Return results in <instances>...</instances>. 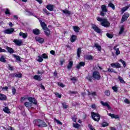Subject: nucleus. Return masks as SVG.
Listing matches in <instances>:
<instances>
[{"label":"nucleus","mask_w":130,"mask_h":130,"mask_svg":"<svg viewBox=\"0 0 130 130\" xmlns=\"http://www.w3.org/2000/svg\"><path fill=\"white\" fill-rule=\"evenodd\" d=\"M102 77L100 75V72L98 71H94L92 72V75H90V74H88L87 76L85 77L86 80H87L88 82H92L93 80H95L96 81H99V80H101Z\"/></svg>","instance_id":"1"},{"label":"nucleus","mask_w":130,"mask_h":130,"mask_svg":"<svg viewBox=\"0 0 130 130\" xmlns=\"http://www.w3.org/2000/svg\"><path fill=\"white\" fill-rule=\"evenodd\" d=\"M28 101H29V102H25L24 103V106L27 108H30V107H32V103H33V104H35V105H37V100H36L35 98L29 97L28 98Z\"/></svg>","instance_id":"2"},{"label":"nucleus","mask_w":130,"mask_h":130,"mask_svg":"<svg viewBox=\"0 0 130 130\" xmlns=\"http://www.w3.org/2000/svg\"><path fill=\"white\" fill-rule=\"evenodd\" d=\"M35 125L38 127H47V124L43 120L36 119L34 120Z\"/></svg>","instance_id":"3"},{"label":"nucleus","mask_w":130,"mask_h":130,"mask_svg":"<svg viewBox=\"0 0 130 130\" xmlns=\"http://www.w3.org/2000/svg\"><path fill=\"white\" fill-rule=\"evenodd\" d=\"M91 117L94 121L98 122L100 120V114L98 113L91 112Z\"/></svg>","instance_id":"4"},{"label":"nucleus","mask_w":130,"mask_h":130,"mask_svg":"<svg viewBox=\"0 0 130 130\" xmlns=\"http://www.w3.org/2000/svg\"><path fill=\"white\" fill-rule=\"evenodd\" d=\"M101 25H102L103 27L105 28H108L110 27V22L108 21V20L106 18H104V20L101 22Z\"/></svg>","instance_id":"5"},{"label":"nucleus","mask_w":130,"mask_h":130,"mask_svg":"<svg viewBox=\"0 0 130 130\" xmlns=\"http://www.w3.org/2000/svg\"><path fill=\"white\" fill-rule=\"evenodd\" d=\"M101 9L102 11L100 12V15L102 17H104L105 16V13H107L108 10H107V7H106V5H103L101 6Z\"/></svg>","instance_id":"6"},{"label":"nucleus","mask_w":130,"mask_h":130,"mask_svg":"<svg viewBox=\"0 0 130 130\" xmlns=\"http://www.w3.org/2000/svg\"><path fill=\"white\" fill-rule=\"evenodd\" d=\"M129 17V13L128 12H126L124 13V14L122 16V18L121 19V23H122L124 22H125V21H127V19H128V17Z\"/></svg>","instance_id":"7"},{"label":"nucleus","mask_w":130,"mask_h":130,"mask_svg":"<svg viewBox=\"0 0 130 130\" xmlns=\"http://www.w3.org/2000/svg\"><path fill=\"white\" fill-rule=\"evenodd\" d=\"M91 28H92L96 33H99V34L101 33V29L95 24H91Z\"/></svg>","instance_id":"8"},{"label":"nucleus","mask_w":130,"mask_h":130,"mask_svg":"<svg viewBox=\"0 0 130 130\" xmlns=\"http://www.w3.org/2000/svg\"><path fill=\"white\" fill-rule=\"evenodd\" d=\"M40 24L43 30L45 31H49V28L47 27V26L46 25V23L44 22H42V21H40Z\"/></svg>","instance_id":"9"},{"label":"nucleus","mask_w":130,"mask_h":130,"mask_svg":"<svg viewBox=\"0 0 130 130\" xmlns=\"http://www.w3.org/2000/svg\"><path fill=\"white\" fill-rule=\"evenodd\" d=\"M85 64L86 63H85V62L81 61L78 64H77L76 69H77V70H80V69H81L82 67H85Z\"/></svg>","instance_id":"10"},{"label":"nucleus","mask_w":130,"mask_h":130,"mask_svg":"<svg viewBox=\"0 0 130 130\" xmlns=\"http://www.w3.org/2000/svg\"><path fill=\"white\" fill-rule=\"evenodd\" d=\"M111 67H112V68H116L117 69H120L121 67L120 66V64H119L118 62L111 63Z\"/></svg>","instance_id":"11"},{"label":"nucleus","mask_w":130,"mask_h":130,"mask_svg":"<svg viewBox=\"0 0 130 130\" xmlns=\"http://www.w3.org/2000/svg\"><path fill=\"white\" fill-rule=\"evenodd\" d=\"M14 31H15V29H14V28H11L6 29L4 32L5 34H12Z\"/></svg>","instance_id":"12"},{"label":"nucleus","mask_w":130,"mask_h":130,"mask_svg":"<svg viewBox=\"0 0 130 130\" xmlns=\"http://www.w3.org/2000/svg\"><path fill=\"white\" fill-rule=\"evenodd\" d=\"M13 42L16 44V45H17V46H21V45H22V43H23L22 41L17 39L14 40Z\"/></svg>","instance_id":"13"},{"label":"nucleus","mask_w":130,"mask_h":130,"mask_svg":"<svg viewBox=\"0 0 130 130\" xmlns=\"http://www.w3.org/2000/svg\"><path fill=\"white\" fill-rule=\"evenodd\" d=\"M6 50H7L8 52H9V53H10V54H13V53L15 52L14 49L9 46H6Z\"/></svg>","instance_id":"14"},{"label":"nucleus","mask_w":130,"mask_h":130,"mask_svg":"<svg viewBox=\"0 0 130 130\" xmlns=\"http://www.w3.org/2000/svg\"><path fill=\"white\" fill-rule=\"evenodd\" d=\"M46 8L49 11H52L54 9V6L51 4H48V5L46 6Z\"/></svg>","instance_id":"15"},{"label":"nucleus","mask_w":130,"mask_h":130,"mask_svg":"<svg viewBox=\"0 0 130 130\" xmlns=\"http://www.w3.org/2000/svg\"><path fill=\"white\" fill-rule=\"evenodd\" d=\"M35 40L36 41H38L39 43H41V44L44 42V39L42 38H40L39 37H36L35 38Z\"/></svg>","instance_id":"16"},{"label":"nucleus","mask_w":130,"mask_h":130,"mask_svg":"<svg viewBox=\"0 0 130 130\" xmlns=\"http://www.w3.org/2000/svg\"><path fill=\"white\" fill-rule=\"evenodd\" d=\"M32 33L34 35H40V30L38 28L34 29L32 30Z\"/></svg>","instance_id":"17"},{"label":"nucleus","mask_w":130,"mask_h":130,"mask_svg":"<svg viewBox=\"0 0 130 130\" xmlns=\"http://www.w3.org/2000/svg\"><path fill=\"white\" fill-rule=\"evenodd\" d=\"M109 116H110L111 118H115V119H118L119 118V116L117 115H115L112 113L108 114Z\"/></svg>","instance_id":"18"},{"label":"nucleus","mask_w":130,"mask_h":130,"mask_svg":"<svg viewBox=\"0 0 130 130\" xmlns=\"http://www.w3.org/2000/svg\"><path fill=\"white\" fill-rule=\"evenodd\" d=\"M73 66H74V62L73 61H69L67 66L68 70H71L73 68Z\"/></svg>","instance_id":"19"},{"label":"nucleus","mask_w":130,"mask_h":130,"mask_svg":"<svg viewBox=\"0 0 130 130\" xmlns=\"http://www.w3.org/2000/svg\"><path fill=\"white\" fill-rule=\"evenodd\" d=\"M0 100L1 101H6L7 100V96L4 94H0Z\"/></svg>","instance_id":"20"},{"label":"nucleus","mask_w":130,"mask_h":130,"mask_svg":"<svg viewBox=\"0 0 130 130\" xmlns=\"http://www.w3.org/2000/svg\"><path fill=\"white\" fill-rule=\"evenodd\" d=\"M82 53V49L78 48L77 51V54L78 58L81 57V54Z\"/></svg>","instance_id":"21"},{"label":"nucleus","mask_w":130,"mask_h":130,"mask_svg":"<svg viewBox=\"0 0 130 130\" xmlns=\"http://www.w3.org/2000/svg\"><path fill=\"white\" fill-rule=\"evenodd\" d=\"M129 7H130L129 6H125V7H123L121 9V14H123L124 12H126V11H127V10L129 9Z\"/></svg>","instance_id":"22"},{"label":"nucleus","mask_w":130,"mask_h":130,"mask_svg":"<svg viewBox=\"0 0 130 130\" xmlns=\"http://www.w3.org/2000/svg\"><path fill=\"white\" fill-rule=\"evenodd\" d=\"M76 40H77V36L75 35H73L70 38L71 42H75V41H76Z\"/></svg>","instance_id":"23"},{"label":"nucleus","mask_w":130,"mask_h":130,"mask_svg":"<svg viewBox=\"0 0 130 130\" xmlns=\"http://www.w3.org/2000/svg\"><path fill=\"white\" fill-rule=\"evenodd\" d=\"M3 111L5 112V113H7L8 114L11 113V111L10 110V109H9V107H5V108L3 109Z\"/></svg>","instance_id":"24"},{"label":"nucleus","mask_w":130,"mask_h":130,"mask_svg":"<svg viewBox=\"0 0 130 130\" xmlns=\"http://www.w3.org/2000/svg\"><path fill=\"white\" fill-rule=\"evenodd\" d=\"M34 79L36 81H42V79H41V77L38 75H35L34 76Z\"/></svg>","instance_id":"25"},{"label":"nucleus","mask_w":130,"mask_h":130,"mask_svg":"<svg viewBox=\"0 0 130 130\" xmlns=\"http://www.w3.org/2000/svg\"><path fill=\"white\" fill-rule=\"evenodd\" d=\"M62 12L66 15H72V12L67 9L62 10Z\"/></svg>","instance_id":"26"},{"label":"nucleus","mask_w":130,"mask_h":130,"mask_svg":"<svg viewBox=\"0 0 130 130\" xmlns=\"http://www.w3.org/2000/svg\"><path fill=\"white\" fill-rule=\"evenodd\" d=\"M73 30L75 32H76V33H78V32H80V27H78L77 26H74Z\"/></svg>","instance_id":"27"},{"label":"nucleus","mask_w":130,"mask_h":130,"mask_svg":"<svg viewBox=\"0 0 130 130\" xmlns=\"http://www.w3.org/2000/svg\"><path fill=\"white\" fill-rule=\"evenodd\" d=\"M19 35L20 36H22L24 39L27 38V36H28V34L23 33V32H20Z\"/></svg>","instance_id":"28"},{"label":"nucleus","mask_w":130,"mask_h":130,"mask_svg":"<svg viewBox=\"0 0 130 130\" xmlns=\"http://www.w3.org/2000/svg\"><path fill=\"white\" fill-rule=\"evenodd\" d=\"M94 47H96L99 51H101V49H102L101 46L99 45V44L97 43L94 44Z\"/></svg>","instance_id":"29"},{"label":"nucleus","mask_w":130,"mask_h":130,"mask_svg":"<svg viewBox=\"0 0 130 130\" xmlns=\"http://www.w3.org/2000/svg\"><path fill=\"white\" fill-rule=\"evenodd\" d=\"M13 56L15 58H16L17 61H22V60H21V57H20V56H18L16 54H13Z\"/></svg>","instance_id":"30"},{"label":"nucleus","mask_w":130,"mask_h":130,"mask_svg":"<svg viewBox=\"0 0 130 130\" xmlns=\"http://www.w3.org/2000/svg\"><path fill=\"white\" fill-rule=\"evenodd\" d=\"M124 31V27L123 25H122L120 27V31L119 32V35H121Z\"/></svg>","instance_id":"31"},{"label":"nucleus","mask_w":130,"mask_h":130,"mask_svg":"<svg viewBox=\"0 0 130 130\" xmlns=\"http://www.w3.org/2000/svg\"><path fill=\"white\" fill-rule=\"evenodd\" d=\"M86 59H87L88 60H93V56L87 55L85 57Z\"/></svg>","instance_id":"32"},{"label":"nucleus","mask_w":130,"mask_h":130,"mask_svg":"<svg viewBox=\"0 0 130 130\" xmlns=\"http://www.w3.org/2000/svg\"><path fill=\"white\" fill-rule=\"evenodd\" d=\"M0 61H1V62H7V60H6L5 56H1L0 57Z\"/></svg>","instance_id":"33"},{"label":"nucleus","mask_w":130,"mask_h":130,"mask_svg":"<svg viewBox=\"0 0 130 130\" xmlns=\"http://www.w3.org/2000/svg\"><path fill=\"white\" fill-rule=\"evenodd\" d=\"M108 6L110 7V8H111L112 10H115V6L114 4H113L112 3H109Z\"/></svg>","instance_id":"34"},{"label":"nucleus","mask_w":130,"mask_h":130,"mask_svg":"<svg viewBox=\"0 0 130 130\" xmlns=\"http://www.w3.org/2000/svg\"><path fill=\"white\" fill-rule=\"evenodd\" d=\"M118 80L119 81H120V82L121 83V84H125V81H124L122 77L119 76Z\"/></svg>","instance_id":"35"},{"label":"nucleus","mask_w":130,"mask_h":130,"mask_svg":"<svg viewBox=\"0 0 130 130\" xmlns=\"http://www.w3.org/2000/svg\"><path fill=\"white\" fill-rule=\"evenodd\" d=\"M43 13L44 14H46L47 16H49L50 15V13H49V12H48L46 9H43Z\"/></svg>","instance_id":"36"},{"label":"nucleus","mask_w":130,"mask_h":130,"mask_svg":"<svg viewBox=\"0 0 130 130\" xmlns=\"http://www.w3.org/2000/svg\"><path fill=\"white\" fill-rule=\"evenodd\" d=\"M102 127H106V126H108L109 125V123H107V122H103L102 123Z\"/></svg>","instance_id":"37"},{"label":"nucleus","mask_w":130,"mask_h":130,"mask_svg":"<svg viewBox=\"0 0 130 130\" xmlns=\"http://www.w3.org/2000/svg\"><path fill=\"white\" fill-rule=\"evenodd\" d=\"M22 77H23V74H22V73H19V74L15 73V78H22Z\"/></svg>","instance_id":"38"},{"label":"nucleus","mask_w":130,"mask_h":130,"mask_svg":"<svg viewBox=\"0 0 130 130\" xmlns=\"http://www.w3.org/2000/svg\"><path fill=\"white\" fill-rule=\"evenodd\" d=\"M38 59H37V61L39 62H42L43 61V58L42 56H38Z\"/></svg>","instance_id":"39"},{"label":"nucleus","mask_w":130,"mask_h":130,"mask_svg":"<svg viewBox=\"0 0 130 130\" xmlns=\"http://www.w3.org/2000/svg\"><path fill=\"white\" fill-rule=\"evenodd\" d=\"M81 125L79 123H73V127L75 128H79Z\"/></svg>","instance_id":"40"},{"label":"nucleus","mask_w":130,"mask_h":130,"mask_svg":"<svg viewBox=\"0 0 130 130\" xmlns=\"http://www.w3.org/2000/svg\"><path fill=\"white\" fill-rule=\"evenodd\" d=\"M108 72H109V73H114V74H116V72L112 68H109L108 69Z\"/></svg>","instance_id":"41"},{"label":"nucleus","mask_w":130,"mask_h":130,"mask_svg":"<svg viewBox=\"0 0 130 130\" xmlns=\"http://www.w3.org/2000/svg\"><path fill=\"white\" fill-rule=\"evenodd\" d=\"M106 36L107 37H108V38H110V39H112V38H113V35L110 34L109 33H107Z\"/></svg>","instance_id":"42"},{"label":"nucleus","mask_w":130,"mask_h":130,"mask_svg":"<svg viewBox=\"0 0 130 130\" xmlns=\"http://www.w3.org/2000/svg\"><path fill=\"white\" fill-rule=\"evenodd\" d=\"M17 92V89L15 88V87H13L12 89V92L13 95H16V92Z\"/></svg>","instance_id":"43"},{"label":"nucleus","mask_w":130,"mask_h":130,"mask_svg":"<svg viewBox=\"0 0 130 130\" xmlns=\"http://www.w3.org/2000/svg\"><path fill=\"white\" fill-rule=\"evenodd\" d=\"M44 32L46 36H49V35H50V30L49 29V31L44 30Z\"/></svg>","instance_id":"44"},{"label":"nucleus","mask_w":130,"mask_h":130,"mask_svg":"<svg viewBox=\"0 0 130 130\" xmlns=\"http://www.w3.org/2000/svg\"><path fill=\"white\" fill-rule=\"evenodd\" d=\"M105 94L106 96H110V91L106 90L105 91Z\"/></svg>","instance_id":"45"},{"label":"nucleus","mask_w":130,"mask_h":130,"mask_svg":"<svg viewBox=\"0 0 130 130\" xmlns=\"http://www.w3.org/2000/svg\"><path fill=\"white\" fill-rule=\"evenodd\" d=\"M42 57H43V58H44L45 59H46L48 58V56L47 55V54H46V53H44L42 55Z\"/></svg>","instance_id":"46"},{"label":"nucleus","mask_w":130,"mask_h":130,"mask_svg":"<svg viewBox=\"0 0 130 130\" xmlns=\"http://www.w3.org/2000/svg\"><path fill=\"white\" fill-rule=\"evenodd\" d=\"M77 117L76 115H75L72 118L73 121H74V122H77Z\"/></svg>","instance_id":"47"},{"label":"nucleus","mask_w":130,"mask_h":130,"mask_svg":"<svg viewBox=\"0 0 130 130\" xmlns=\"http://www.w3.org/2000/svg\"><path fill=\"white\" fill-rule=\"evenodd\" d=\"M112 90H113L114 92H117V91L118 90V88L115 86H112Z\"/></svg>","instance_id":"48"},{"label":"nucleus","mask_w":130,"mask_h":130,"mask_svg":"<svg viewBox=\"0 0 130 130\" xmlns=\"http://www.w3.org/2000/svg\"><path fill=\"white\" fill-rule=\"evenodd\" d=\"M11 12H10V10L9 9H7L5 11V15L6 16H8V15H10Z\"/></svg>","instance_id":"49"},{"label":"nucleus","mask_w":130,"mask_h":130,"mask_svg":"<svg viewBox=\"0 0 130 130\" xmlns=\"http://www.w3.org/2000/svg\"><path fill=\"white\" fill-rule=\"evenodd\" d=\"M9 77L16 78V73H11L9 74Z\"/></svg>","instance_id":"50"},{"label":"nucleus","mask_w":130,"mask_h":130,"mask_svg":"<svg viewBox=\"0 0 130 130\" xmlns=\"http://www.w3.org/2000/svg\"><path fill=\"white\" fill-rule=\"evenodd\" d=\"M54 94H55L56 96L58 98H61V94H59V93H58V92H55V93H54Z\"/></svg>","instance_id":"51"},{"label":"nucleus","mask_w":130,"mask_h":130,"mask_svg":"<svg viewBox=\"0 0 130 130\" xmlns=\"http://www.w3.org/2000/svg\"><path fill=\"white\" fill-rule=\"evenodd\" d=\"M72 105L73 106H74V107H76V106H79V105H80V104L77 102H73Z\"/></svg>","instance_id":"52"},{"label":"nucleus","mask_w":130,"mask_h":130,"mask_svg":"<svg viewBox=\"0 0 130 130\" xmlns=\"http://www.w3.org/2000/svg\"><path fill=\"white\" fill-rule=\"evenodd\" d=\"M116 55H118L119 54H120V51H119V48H117L116 50V52H115Z\"/></svg>","instance_id":"53"},{"label":"nucleus","mask_w":130,"mask_h":130,"mask_svg":"<svg viewBox=\"0 0 130 130\" xmlns=\"http://www.w3.org/2000/svg\"><path fill=\"white\" fill-rule=\"evenodd\" d=\"M101 104H102V105H103V106H105L106 107H107V106L108 105V103H104V102H103V101H101Z\"/></svg>","instance_id":"54"},{"label":"nucleus","mask_w":130,"mask_h":130,"mask_svg":"<svg viewBox=\"0 0 130 130\" xmlns=\"http://www.w3.org/2000/svg\"><path fill=\"white\" fill-rule=\"evenodd\" d=\"M62 105L63 106V108H64V109H67L69 107V106L63 103H62Z\"/></svg>","instance_id":"55"},{"label":"nucleus","mask_w":130,"mask_h":130,"mask_svg":"<svg viewBox=\"0 0 130 130\" xmlns=\"http://www.w3.org/2000/svg\"><path fill=\"white\" fill-rule=\"evenodd\" d=\"M96 20L99 22H101V23H102V22L104 20V18H101L100 17H97Z\"/></svg>","instance_id":"56"},{"label":"nucleus","mask_w":130,"mask_h":130,"mask_svg":"<svg viewBox=\"0 0 130 130\" xmlns=\"http://www.w3.org/2000/svg\"><path fill=\"white\" fill-rule=\"evenodd\" d=\"M88 127L90 130H96L91 124H88Z\"/></svg>","instance_id":"57"},{"label":"nucleus","mask_w":130,"mask_h":130,"mask_svg":"<svg viewBox=\"0 0 130 130\" xmlns=\"http://www.w3.org/2000/svg\"><path fill=\"white\" fill-rule=\"evenodd\" d=\"M124 102L125 103H126V104H130V101L129 100H128V99H125L124 100Z\"/></svg>","instance_id":"58"},{"label":"nucleus","mask_w":130,"mask_h":130,"mask_svg":"<svg viewBox=\"0 0 130 130\" xmlns=\"http://www.w3.org/2000/svg\"><path fill=\"white\" fill-rule=\"evenodd\" d=\"M56 122H57V123L58 124H60V125H62V123L61 122H60V121H59V120L58 119H55Z\"/></svg>","instance_id":"59"},{"label":"nucleus","mask_w":130,"mask_h":130,"mask_svg":"<svg viewBox=\"0 0 130 130\" xmlns=\"http://www.w3.org/2000/svg\"><path fill=\"white\" fill-rule=\"evenodd\" d=\"M8 68L10 71H14V67H13V66H11V65H9Z\"/></svg>","instance_id":"60"},{"label":"nucleus","mask_w":130,"mask_h":130,"mask_svg":"<svg viewBox=\"0 0 130 130\" xmlns=\"http://www.w3.org/2000/svg\"><path fill=\"white\" fill-rule=\"evenodd\" d=\"M0 52H7V50L0 47Z\"/></svg>","instance_id":"61"},{"label":"nucleus","mask_w":130,"mask_h":130,"mask_svg":"<svg viewBox=\"0 0 130 130\" xmlns=\"http://www.w3.org/2000/svg\"><path fill=\"white\" fill-rule=\"evenodd\" d=\"M91 108H92L93 109H95V108H96V105H95V104H92V105H91Z\"/></svg>","instance_id":"62"},{"label":"nucleus","mask_w":130,"mask_h":130,"mask_svg":"<svg viewBox=\"0 0 130 130\" xmlns=\"http://www.w3.org/2000/svg\"><path fill=\"white\" fill-rule=\"evenodd\" d=\"M71 81H75V82H76L77 78H76V77H73L71 78Z\"/></svg>","instance_id":"63"},{"label":"nucleus","mask_w":130,"mask_h":130,"mask_svg":"<svg viewBox=\"0 0 130 130\" xmlns=\"http://www.w3.org/2000/svg\"><path fill=\"white\" fill-rule=\"evenodd\" d=\"M70 93H71V94H78V92L77 91H70Z\"/></svg>","instance_id":"64"}]
</instances>
